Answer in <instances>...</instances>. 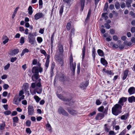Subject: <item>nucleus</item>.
Masks as SVG:
<instances>
[{
    "label": "nucleus",
    "mask_w": 135,
    "mask_h": 135,
    "mask_svg": "<svg viewBox=\"0 0 135 135\" xmlns=\"http://www.w3.org/2000/svg\"><path fill=\"white\" fill-rule=\"evenodd\" d=\"M122 106L118 104H116L112 109V113L115 115H117L122 112Z\"/></svg>",
    "instance_id": "1"
},
{
    "label": "nucleus",
    "mask_w": 135,
    "mask_h": 135,
    "mask_svg": "<svg viewBox=\"0 0 135 135\" xmlns=\"http://www.w3.org/2000/svg\"><path fill=\"white\" fill-rule=\"evenodd\" d=\"M73 59L72 56L71 55L69 58L70 68L72 71V74L73 75L74 74L75 71L76 63L73 62Z\"/></svg>",
    "instance_id": "2"
},
{
    "label": "nucleus",
    "mask_w": 135,
    "mask_h": 135,
    "mask_svg": "<svg viewBox=\"0 0 135 135\" xmlns=\"http://www.w3.org/2000/svg\"><path fill=\"white\" fill-rule=\"evenodd\" d=\"M28 38L29 40V42L31 45L34 44L35 41V38L34 37L33 34L31 33H29L28 36Z\"/></svg>",
    "instance_id": "3"
},
{
    "label": "nucleus",
    "mask_w": 135,
    "mask_h": 135,
    "mask_svg": "<svg viewBox=\"0 0 135 135\" xmlns=\"http://www.w3.org/2000/svg\"><path fill=\"white\" fill-rule=\"evenodd\" d=\"M58 50L59 52H57L56 54L58 57L60 56V55H62L64 51L63 46L61 44H59L58 46Z\"/></svg>",
    "instance_id": "4"
},
{
    "label": "nucleus",
    "mask_w": 135,
    "mask_h": 135,
    "mask_svg": "<svg viewBox=\"0 0 135 135\" xmlns=\"http://www.w3.org/2000/svg\"><path fill=\"white\" fill-rule=\"evenodd\" d=\"M57 95L60 99L64 102H69L71 99L70 98H68L64 97L61 94H57Z\"/></svg>",
    "instance_id": "5"
},
{
    "label": "nucleus",
    "mask_w": 135,
    "mask_h": 135,
    "mask_svg": "<svg viewBox=\"0 0 135 135\" xmlns=\"http://www.w3.org/2000/svg\"><path fill=\"white\" fill-rule=\"evenodd\" d=\"M58 111L59 113L62 114L63 115L68 116V114L62 107H60L58 109Z\"/></svg>",
    "instance_id": "6"
},
{
    "label": "nucleus",
    "mask_w": 135,
    "mask_h": 135,
    "mask_svg": "<svg viewBox=\"0 0 135 135\" xmlns=\"http://www.w3.org/2000/svg\"><path fill=\"white\" fill-rule=\"evenodd\" d=\"M28 114L29 115L33 114L34 110L33 107L31 105H29L28 107Z\"/></svg>",
    "instance_id": "7"
},
{
    "label": "nucleus",
    "mask_w": 135,
    "mask_h": 135,
    "mask_svg": "<svg viewBox=\"0 0 135 135\" xmlns=\"http://www.w3.org/2000/svg\"><path fill=\"white\" fill-rule=\"evenodd\" d=\"M44 16V15L41 12H38L34 16L35 19L36 20L43 17Z\"/></svg>",
    "instance_id": "8"
},
{
    "label": "nucleus",
    "mask_w": 135,
    "mask_h": 135,
    "mask_svg": "<svg viewBox=\"0 0 135 135\" xmlns=\"http://www.w3.org/2000/svg\"><path fill=\"white\" fill-rule=\"evenodd\" d=\"M104 114L101 113H98L95 118L97 120H100L104 117Z\"/></svg>",
    "instance_id": "9"
},
{
    "label": "nucleus",
    "mask_w": 135,
    "mask_h": 135,
    "mask_svg": "<svg viewBox=\"0 0 135 135\" xmlns=\"http://www.w3.org/2000/svg\"><path fill=\"white\" fill-rule=\"evenodd\" d=\"M67 110L68 112L71 114L75 115L78 113L76 110H74L71 108H68Z\"/></svg>",
    "instance_id": "10"
},
{
    "label": "nucleus",
    "mask_w": 135,
    "mask_h": 135,
    "mask_svg": "<svg viewBox=\"0 0 135 135\" xmlns=\"http://www.w3.org/2000/svg\"><path fill=\"white\" fill-rule=\"evenodd\" d=\"M39 74H34L32 75L31 78L32 80L33 81H35L39 79Z\"/></svg>",
    "instance_id": "11"
},
{
    "label": "nucleus",
    "mask_w": 135,
    "mask_h": 135,
    "mask_svg": "<svg viewBox=\"0 0 135 135\" xmlns=\"http://www.w3.org/2000/svg\"><path fill=\"white\" fill-rule=\"evenodd\" d=\"M19 52L18 49H15L13 50H12L9 54L11 56H14L17 54Z\"/></svg>",
    "instance_id": "12"
},
{
    "label": "nucleus",
    "mask_w": 135,
    "mask_h": 135,
    "mask_svg": "<svg viewBox=\"0 0 135 135\" xmlns=\"http://www.w3.org/2000/svg\"><path fill=\"white\" fill-rule=\"evenodd\" d=\"M32 72L33 74H39L38 68L37 67H33L32 68Z\"/></svg>",
    "instance_id": "13"
},
{
    "label": "nucleus",
    "mask_w": 135,
    "mask_h": 135,
    "mask_svg": "<svg viewBox=\"0 0 135 135\" xmlns=\"http://www.w3.org/2000/svg\"><path fill=\"white\" fill-rule=\"evenodd\" d=\"M127 100L126 98L122 97L120 99L118 102V103L120 104L121 106H123V102H125Z\"/></svg>",
    "instance_id": "14"
},
{
    "label": "nucleus",
    "mask_w": 135,
    "mask_h": 135,
    "mask_svg": "<svg viewBox=\"0 0 135 135\" xmlns=\"http://www.w3.org/2000/svg\"><path fill=\"white\" fill-rule=\"evenodd\" d=\"M89 82L86 81L85 83H82L80 85V87L82 89H84L88 85Z\"/></svg>",
    "instance_id": "15"
},
{
    "label": "nucleus",
    "mask_w": 135,
    "mask_h": 135,
    "mask_svg": "<svg viewBox=\"0 0 135 135\" xmlns=\"http://www.w3.org/2000/svg\"><path fill=\"white\" fill-rule=\"evenodd\" d=\"M42 91V87H36L34 90V93L36 94V92L38 94H40L41 93Z\"/></svg>",
    "instance_id": "16"
},
{
    "label": "nucleus",
    "mask_w": 135,
    "mask_h": 135,
    "mask_svg": "<svg viewBox=\"0 0 135 135\" xmlns=\"http://www.w3.org/2000/svg\"><path fill=\"white\" fill-rule=\"evenodd\" d=\"M135 91V88L134 87H130L128 90V91L130 95L134 93Z\"/></svg>",
    "instance_id": "17"
},
{
    "label": "nucleus",
    "mask_w": 135,
    "mask_h": 135,
    "mask_svg": "<svg viewBox=\"0 0 135 135\" xmlns=\"http://www.w3.org/2000/svg\"><path fill=\"white\" fill-rule=\"evenodd\" d=\"M65 75L62 74H59V79L60 81H63L65 80Z\"/></svg>",
    "instance_id": "18"
},
{
    "label": "nucleus",
    "mask_w": 135,
    "mask_h": 135,
    "mask_svg": "<svg viewBox=\"0 0 135 135\" xmlns=\"http://www.w3.org/2000/svg\"><path fill=\"white\" fill-rule=\"evenodd\" d=\"M13 100V103L16 104H18L20 102L18 101V99L17 95L15 96Z\"/></svg>",
    "instance_id": "19"
},
{
    "label": "nucleus",
    "mask_w": 135,
    "mask_h": 135,
    "mask_svg": "<svg viewBox=\"0 0 135 135\" xmlns=\"http://www.w3.org/2000/svg\"><path fill=\"white\" fill-rule=\"evenodd\" d=\"M85 48H86V46L85 45H84L83 48L82 49V60H83L84 58L85 54Z\"/></svg>",
    "instance_id": "20"
},
{
    "label": "nucleus",
    "mask_w": 135,
    "mask_h": 135,
    "mask_svg": "<svg viewBox=\"0 0 135 135\" xmlns=\"http://www.w3.org/2000/svg\"><path fill=\"white\" fill-rule=\"evenodd\" d=\"M133 1L131 0H126V4L127 7L129 8L131 7V4Z\"/></svg>",
    "instance_id": "21"
},
{
    "label": "nucleus",
    "mask_w": 135,
    "mask_h": 135,
    "mask_svg": "<svg viewBox=\"0 0 135 135\" xmlns=\"http://www.w3.org/2000/svg\"><path fill=\"white\" fill-rule=\"evenodd\" d=\"M80 4L81 7V11H83L84 9V7L85 0H80Z\"/></svg>",
    "instance_id": "22"
},
{
    "label": "nucleus",
    "mask_w": 135,
    "mask_h": 135,
    "mask_svg": "<svg viewBox=\"0 0 135 135\" xmlns=\"http://www.w3.org/2000/svg\"><path fill=\"white\" fill-rule=\"evenodd\" d=\"M128 100L130 103H132L133 102H135V97L133 96H132L129 97Z\"/></svg>",
    "instance_id": "23"
},
{
    "label": "nucleus",
    "mask_w": 135,
    "mask_h": 135,
    "mask_svg": "<svg viewBox=\"0 0 135 135\" xmlns=\"http://www.w3.org/2000/svg\"><path fill=\"white\" fill-rule=\"evenodd\" d=\"M128 72V70H125L124 72V76L123 77V80L126 79L127 77Z\"/></svg>",
    "instance_id": "24"
},
{
    "label": "nucleus",
    "mask_w": 135,
    "mask_h": 135,
    "mask_svg": "<svg viewBox=\"0 0 135 135\" xmlns=\"http://www.w3.org/2000/svg\"><path fill=\"white\" fill-rule=\"evenodd\" d=\"M101 63L104 65H107L108 63L105 59L103 58H102L100 59Z\"/></svg>",
    "instance_id": "25"
},
{
    "label": "nucleus",
    "mask_w": 135,
    "mask_h": 135,
    "mask_svg": "<svg viewBox=\"0 0 135 135\" xmlns=\"http://www.w3.org/2000/svg\"><path fill=\"white\" fill-rule=\"evenodd\" d=\"M97 52L98 55L101 56H104V54L103 52L100 49H98L97 50Z\"/></svg>",
    "instance_id": "26"
},
{
    "label": "nucleus",
    "mask_w": 135,
    "mask_h": 135,
    "mask_svg": "<svg viewBox=\"0 0 135 135\" xmlns=\"http://www.w3.org/2000/svg\"><path fill=\"white\" fill-rule=\"evenodd\" d=\"M129 116V114L127 113L124 115H122L121 117V118L122 120H126L127 118Z\"/></svg>",
    "instance_id": "27"
},
{
    "label": "nucleus",
    "mask_w": 135,
    "mask_h": 135,
    "mask_svg": "<svg viewBox=\"0 0 135 135\" xmlns=\"http://www.w3.org/2000/svg\"><path fill=\"white\" fill-rule=\"evenodd\" d=\"M28 13L30 15H31L33 13L32 7L31 6H30L28 8Z\"/></svg>",
    "instance_id": "28"
},
{
    "label": "nucleus",
    "mask_w": 135,
    "mask_h": 135,
    "mask_svg": "<svg viewBox=\"0 0 135 135\" xmlns=\"http://www.w3.org/2000/svg\"><path fill=\"white\" fill-rule=\"evenodd\" d=\"M6 124L4 122H3L0 124V130H3L4 129Z\"/></svg>",
    "instance_id": "29"
},
{
    "label": "nucleus",
    "mask_w": 135,
    "mask_h": 135,
    "mask_svg": "<svg viewBox=\"0 0 135 135\" xmlns=\"http://www.w3.org/2000/svg\"><path fill=\"white\" fill-rule=\"evenodd\" d=\"M12 119L13 122L17 123H18V119L17 117H13L12 118Z\"/></svg>",
    "instance_id": "30"
},
{
    "label": "nucleus",
    "mask_w": 135,
    "mask_h": 135,
    "mask_svg": "<svg viewBox=\"0 0 135 135\" xmlns=\"http://www.w3.org/2000/svg\"><path fill=\"white\" fill-rule=\"evenodd\" d=\"M63 9L64 6L63 5H62L60 7L59 11V13L60 16L62 15V13L63 11Z\"/></svg>",
    "instance_id": "31"
},
{
    "label": "nucleus",
    "mask_w": 135,
    "mask_h": 135,
    "mask_svg": "<svg viewBox=\"0 0 135 135\" xmlns=\"http://www.w3.org/2000/svg\"><path fill=\"white\" fill-rule=\"evenodd\" d=\"M41 79H39L38 80V81L39 82L37 83L36 84V86H37V87H41L42 86L41 84L40 83Z\"/></svg>",
    "instance_id": "32"
},
{
    "label": "nucleus",
    "mask_w": 135,
    "mask_h": 135,
    "mask_svg": "<svg viewBox=\"0 0 135 135\" xmlns=\"http://www.w3.org/2000/svg\"><path fill=\"white\" fill-rule=\"evenodd\" d=\"M115 5V7L117 9H119L120 7V5L118 2H116Z\"/></svg>",
    "instance_id": "33"
},
{
    "label": "nucleus",
    "mask_w": 135,
    "mask_h": 135,
    "mask_svg": "<svg viewBox=\"0 0 135 135\" xmlns=\"http://www.w3.org/2000/svg\"><path fill=\"white\" fill-rule=\"evenodd\" d=\"M36 86V84L35 83H32L31 85V87L30 88V92L31 93V88H32L33 89L35 88Z\"/></svg>",
    "instance_id": "34"
},
{
    "label": "nucleus",
    "mask_w": 135,
    "mask_h": 135,
    "mask_svg": "<svg viewBox=\"0 0 135 135\" xmlns=\"http://www.w3.org/2000/svg\"><path fill=\"white\" fill-rule=\"evenodd\" d=\"M34 98L36 100V102L37 103L41 99L37 95H35L34 96Z\"/></svg>",
    "instance_id": "35"
},
{
    "label": "nucleus",
    "mask_w": 135,
    "mask_h": 135,
    "mask_svg": "<svg viewBox=\"0 0 135 135\" xmlns=\"http://www.w3.org/2000/svg\"><path fill=\"white\" fill-rule=\"evenodd\" d=\"M105 130V131L108 132L109 131L110 129V128L108 126H107V124H105L104 125Z\"/></svg>",
    "instance_id": "36"
},
{
    "label": "nucleus",
    "mask_w": 135,
    "mask_h": 135,
    "mask_svg": "<svg viewBox=\"0 0 135 135\" xmlns=\"http://www.w3.org/2000/svg\"><path fill=\"white\" fill-rule=\"evenodd\" d=\"M104 109V107L103 106H102L99 108L98 109V110L99 112H103V110Z\"/></svg>",
    "instance_id": "37"
},
{
    "label": "nucleus",
    "mask_w": 135,
    "mask_h": 135,
    "mask_svg": "<svg viewBox=\"0 0 135 135\" xmlns=\"http://www.w3.org/2000/svg\"><path fill=\"white\" fill-rule=\"evenodd\" d=\"M23 87L24 88V89L26 90L28 88V84L26 83H25L23 84Z\"/></svg>",
    "instance_id": "38"
},
{
    "label": "nucleus",
    "mask_w": 135,
    "mask_h": 135,
    "mask_svg": "<svg viewBox=\"0 0 135 135\" xmlns=\"http://www.w3.org/2000/svg\"><path fill=\"white\" fill-rule=\"evenodd\" d=\"M71 26V23L69 22L67 23L66 25L67 29L68 30H69L70 29V27Z\"/></svg>",
    "instance_id": "39"
},
{
    "label": "nucleus",
    "mask_w": 135,
    "mask_h": 135,
    "mask_svg": "<svg viewBox=\"0 0 135 135\" xmlns=\"http://www.w3.org/2000/svg\"><path fill=\"white\" fill-rule=\"evenodd\" d=\"M24 42H25L24 38L23 37H21V38H20V43L21 44H23V43H24Z\"/></svg>",
    "instance_id": "40"
},
{
    "label": "nucleus",
    "mask_w": 135,
    "mask_h": 135,
    "mask_svg": "<svg viewBox=\"0 0 135 135\" xmlns=\"http://www.w3.org/2000/svg\"><path fill=\"white\" fill-rule=\"evenodd\" d=\"M37 40L39 43H41L42 41V39L41 37H38L37 38Z\"/></svg>",
    "instance_id": "41"
},
{
    "label": "nucleus",
    "mask_w": 135,
    "mask_h": 135,
    "mask_svg": "<svg viewBox=\"0 0 135 135\" xmlns=\"http://www.w3.org/2000/svg\"><path fill=\"white\" fill-rule=\"evenodd\" d=\"M105 73L108 74L112 75H113L114 74V73H112L111 71L110 70L109 71L107 70V71H105Z\"/></svg>",
    "instance_id": "42"
},
{
    "label": "nucleus",
    "mask_w": 135,
    "mask_h": 135,
    "mask_svg": "<svg viewBox=\"0 0 135 135\" xmlns=\"http://www.w3.org/2000/svg\"><path fill=\"white\" fill-rule=\"evenodd\" d=\"M108 3L107 2L105 4V6L104 8V10L107 11L108 8Z\"/></svg>",
    "instance_id": "43"
},
{
    "label": "nucleus",
    "mask_w": 135,
    "mask_h": 135,
    "mask_svg": "<svg viewBox=\"0 0 135 135\" xmlns=\"http://www.w3.org/2000/svg\"><path fill=\"white\" fill-rule=\"evenodd\" d=\"M31 124V122L29 120H28L26 122V124L28 127H30Z\"/></svg>",
    "instance_id": "44"
},
{
    "label": "nucleus",
    "mask_w": 135,
    "mask_h": 135,
    "mask_svg": "<svg viewBox=\"0 0 135 135\" xmlns=\"http://www.w3.org/2000/svg\"><path fill=\"white\" fill-rule=\"evenodd\" d=\"M46 127H47V129H49V131L51 130V127L49 123H47L46 125Z\"/></svg>",
    "instance_id": "45"
},
{
    "label": "nucleus",
    "mask_w": 135,
    "mask_h": 135,
    "mask_svg": "<svg viewBox=\"0 0 135 135\" xmlns=\"http://www.w3.org/2000/svg\"><path fill=\"white\" fill-rule=\"evenodd\" d=\"M108 109V107H105L104 111L103 112V114H107V111Z\"/></svg>",
    "instance_id": "46"
},
{
    "label": "nucleus",
    "mask_w": 135,
    "mask_h": 135,
    "mask_svg": "<svg viewBox=\"0 0 135 135\" xmlns=\"http://www.w3.org/2000/svg\"><path fill=\"white\" fill-rule=\"evenodd\" d=\"M26 131L27 133L29 134H30L31 133V131L29 128H27L26 129Z\"/></svg>",
    "instance_id": "47"
},
{
    "label": "nucleus",
    "mask_w": 135,
    "mask_h": 135,
    "mask_svg": "<svg viewBox=\"0 0 135 135\" xmlns=\"http://www.w3.org/2000/svg\"><path fill=\"white\" fill-rule=\"evenodd\" d=\"M40 51L41 53L43 54L45 56H46L47 55L46 52L44 50H41Z\"/></svg>",
    "instance_id": "48"
},
{
    "label": "nucleus",
    "mask_w": 135,
    "mask_h": 135,
    "mask_svg": "<svg viewBox=\"0 0 135 135\" xmlns=\"http://www.w3.org/2000/svg\"><path fill=\"white\" fill-rule=\"evenodd\" d=\"M102 103V102H101L100 100L99 99H97L96 100V103L97 105H99L100 104Z\"/></svg>",
    "instance_id": "49"
},
{
    "label": "nucleus",
    "mask_w": 135,
    "mask_h": 135,
    "mask_svg": "<svg viewBox=\"0 0 135 135\" xmlns=\"http://www.w3.org/2000/svg\"><path fill=\"white\" fill-rule=\"evenodd\" d=\"M104 25L105 27L107 29H109L110 28V25L107 23H105L104 24Z\"/></svg>",
    "instance_id": "50"
},
{
    "label": "nucleus",
    "mask_w": 135,
    "mask_h": 135,
    "mask_svg": "<svg viewBox=\"0 0 135 135\" xmlns=\"http://www.w3.org/2000/svg\"><path fill=\"white\" fill-rule=\"evenodd\" d=\"M49 62L50 61H46V62L45 64V66L46 68V69H47L49 66Z\"/></svg>",
    "instance_id": "51"
},
{
    "label": "nucleus",
    "mask_w": 135,
    "mask_h": 135,
    "mask_svg": "<svg viewBox=\"0 0 135 135\" xmlns=\"http://www.w3.org/2000/svg\"><path fill=\"white\" fill-rule=\"evenodd\" d=\"M10 64H8L7 65H6L4 67V69L5 70H6L8 69L10 66Z\"/></svg>",
    "instance_id": "52"
},
{
    "label": "nucleus",
    "mask_w": 135,
    "mask_h": 135,
    "mask_svg": "<svg viewBox=\"0 0 135 135\" xmlns=\"http://www.w3.org/2000/svg\"><path fill=\"white\" fill-rule=\"evenodd\" d=\"M17 59V58L16 57H12L11 59V61L12 62H14Z\"/></svg>",
    "instance_id": "53"
},
{
    "label": "nucleus",
    "mask_w": 135,
    "mask_h": 135,
    "mask_svg": "<svg viewBox=\"0 0 135 135\" xmlns=\"http://www.w3.org/2000/svg\"><path fill=\"white\" fill-rule=\"evenodd\" d=\"M11 113V112L10 111H7L5 112H4V114L6 115H8L10 114Z\"/></svg>",
    "instance_id": "54"
},
{
    "label": "nucleus",
    "mask_w": 135,
    "mask_h": 135,
    "mask_svg": "<svg viewBox=\"0 0 135 135\" xmlns=\"http://www.w3.org/2000/svg\"><path fill=\"white\" fill-rule=\"evenodd\" d=\"M9 85L7 84H4V85L3 86V88L4 89H7V88L9 87Z\"/></svg>",
    "instance_id": "55"
},
{
    "label": "nucleus",
    "mask_w": 135,
    "mask_h": 135,
    "mask_svg": "<svg viewBox=\"0 0 135 135\" xmlns=\"http://www.w3.org/2000/svg\"><path fill=\"white\" fill-rule=\"evenodd\" d=\"M113 39L115 41H117L118 39V37L116 35H114L113 37Z\"/></svg>",
    "instance_id": "56"
},
{
    "label": "nucleus",
    "mask_w": 135,
    "mask_h": 135,
    "mask_svg": "<svg viewBox=\"0 0 135 135\" xmlns=\"http://www.w3.org/2000/svg\"><path fill=\"white\" fill-rule=\"evenodd\" d=\"M125 6L126 5L125 3L123 2L121 3L120 6L122 8H123L125 7Z\"/></svg>",
    "instance_id": "57"
},
{
    "label": "nucleus",
    "mask_w": 135,
    "mask_h": 135,
    "mask_svg": "<svg viewBox=\"0 0 135 135\" xmlns=\"http://www.w3.org/2000/svg\"><path fill=\"white\" fill-rule=\"evenodd\" d=\"M21 97L18 99V101L20 102L21 100L24 98L25 96L24 95H23L21 96Z\"/></svg>",
    "instance_id": "58"
},
{
    "label": "nucleus",
    "mask_w": 135,
    "mask_h": 135,
    "mask_svg": "<svg viewBox=\"0 0 135 135\" xmlns=\"http://www.w3.org/2000/svg\"><path fill=\"white\" fill-rule=\"evenodd\" d=\"M110 32L111 34H114L115 33V31L113 29H111L110 30Z\"/></svg>",
    "instance_id": "59"
},
{
    "label": "nucleus",
    "mask_w": 135,
    "mask_h": 135,
    "mask_svg": "<svg viewBox=\"0 0 135 135\" xmlns=\"http://www.w3.org/2000/svg\"><path fill=\"white\" fill-rule=\"evenodd\" d=\"M126 132L125 130L123 131L119 135H125Z\"/></svg>",
    "instance_id": "60"
},
{
    "label": "nucleus",
    "mask_w": 135,
    "mask_h": 135,
    "mask_svg": "<svg viewBox=\"0 0 135 135\" xmlns=\"http://www.w3.org/2000/svg\"><path fill=\"white\" fill-rule=\"evenodd\" d=\"M37 60L36 59H34L33 61L32 64L34 65H35L37 64Z\"/></svg>",
    "instance_id": "61"
},
{
    "label": "nucleus",
    "mask_w": 135,
    "mask_h": 135,
    "mask_svg": "<svg viewBox=\"0 0 135 135\" xmlns=\"http://www.w3.org/2000/svg\"><path fill=\"white\" fill-rule=\"evenodd\" d=\"M131 31L132 33H134L135 32V27H132L131 28Z\"/></svg>",
    "instance_id": "62"
},
{
    "label": "nucleus",
    "mask_w": 135,
    "mask_h": 135,
    "mask_svg": "<svg viewBox=\"0 0 135 135\" xmlns=\"http://www.w3.org/2000/svg\"><path fill=\"white\" fill-rule=\"evenodd\" d=\"M17 112L16 111H14L12 112L11 114L12 116H14L17 115Z\"/></svg>",
    "instance_id": "63"
},
{
    "label": "nucleus",
    "mask_w": 135,
    "mask_h": 135,
    "mask_svg": "<svg viewBox=\"0 0 135 135\" xmlns=\"http://www.w3.org/2000/svg\"><path fill=\"white\" fill-rule=\"evenodd\" d=\"M7 76L6 75H4L1 77V78L2 79H5L7 78Z\"/></svg>",
    "instance_id": "64"
}]
</instances>
